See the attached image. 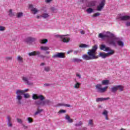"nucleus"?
<instances>
[{
    "instance_id": "8",
    "label": "nucleus",
    "mask_w": 130,
    "mask_h": 130,
    "mask_svg": "<svg viewBox=\"0 0 130 130\" xmlns=\"http://www.w3.org/2000/svg\"><path fill=\"white\" fill-rule=\"evenodd\" d=\"M36 41V39L31 37H29L25 40V42H26V43H31L32 42H34V41Z\"/></svg>"
},
{
    "instance_id": "41",
    "label": "nucleus",
    "mask_w": 130,
    "mask_h": 130,
    "mask_svg": "<svg viewBox=\"0 0 130 130\" xmlns=\"http://www.w3.org/2000/svg\"><path fill=\"white\" fill-rule=\"evenodd\" d=\"M24 98L26 99H28L30 97V94L29 93H24Z\"/></svg>"
},
{
    "instance_id": "31",
    "label": "nucleus",
    "mask_w": 130,
    "mask_h": 130,
    "mask_svg": "<svg viewBox=\"0 0 130 130\" xmlns=\"http://www.w3.org/2000/svg\"><path fill=\"white\" fill-rule=\"evenodd\" d=\"M79 47H81V48H85L87 47H89V45H86L85 44H81L80 46Z\"/></svg>"
},
{
    "instance_id": "12",
    "label": "nucleus",
    "mask_w": 130,
    "mask_h": 130,
    "mask_svg": "<svg viewBox=\"0 0 130 130\" xmlns=\"http://www.w3.org/2000/svg\"><path fill=\"white\" fill-rule=\"evenodd\" d=\"M107 42L110 44V45H113V46L116 47V43H115V41L113 40H110L109 39H107Z\"/></svg>"
},
{
    "instance_id": "55",
    "label": "nucleus",
    "mask_w": 130,
    "mask_h": 130,
    "mask_svg": "<svg viewBox=\"0 0 130 130\" xmlns=\"http://www.w3.org/2000/svg\"><path fill=\"white\" fill-rule=\"evenodd\" d=\"M23 128L24 129H27L28 128V126H26V125H24Z\"/></svg>"
},
{
    "instance_id": "3",
    "label": "nucleus",
    "mask_w": 130,
    "mask_h": 130,
    "mask_svg": "<svg viewBox=\"0 0 130 130\" xmlns=\"http://www.w3.org/2000/svg\"><path fill=\"white\" fill-rule=\"evenodd\" d=\"M29 91V89H26L25 90H20L18 89L16 91V94L17 95L16 96V100L18 101V104H22L21 100L23 99V96H22V95H23L26 93V92H28Z\"/></svg>"
},
{
    "instance_id": "61",
    "label": "nucleus",
    "mask_w": 130,
    "mask_h": 130,
    "mask_svg": "<svg viewBox=\"0 0 130 130\" xmlns=\"http://www.w3.org/2000/svg\"><path fill=\"white\" fill-rule=\"evenodd\" d=\"M44 85H45V86H50L49 84H48V83H45Z\"/></svg>"
},
{
    "instance_id": "28",
    "label": "nucleus",
    "mask_w": 130,
    "mask_h": 130,
    "mask_svg": "<svg viewBox=\"0 0 130 130\" xmlns=\"http://www.w3.org/2000/svg\"><path fill=\"white\" fill-rule=\"evenodd\" d=\"M18 61H19L20 62H23V57H22L21 56L18 55L17 56V58Z\"/></svg>"
},
{
    "instance_id": "13",
    "label": "nucleus",
    "mask_w": 130,
    "mask_h": 130,
    "mask_svg": "<svg viewBox=\"0 0 130 130\" xmlns=\"http://www.w3.org/2000/svg\"><path fill=\"white\" fill-rule=\"evenodd\" d=\"M29 7L30 9H31V12H34L33 14L34 15H35L36 14H37V13L38 12V10H37V9L36 8H34L32 5H29Z\"/></svg>"
},
{
    "instance_id": "58",
    "label": "nucleus",
    "mask_w": 130,
    "mask_h": 130,
    "mask_svg": "<svg viewBox=\"0 0 130 130\" xmlns=\"http://www.w3.org/2000/svg\"><path fill=\"white\" fill-rule=\"evenodd\" d=\"M78 52H79V51H74V54H78Z\"/></svg>"
},
{
    "instance_id": "34",
    "label": "nucleus",
    "mask_w": 130,
    "mask_h": 130,
    "mask_svg": "<svg viewBox=\"0 0 130 130\" xmlns=\"http://www.w3.org/2000/svg\"><path fill=\"white\" fill-rule=\"evenodd\" d=\"M88 125H90V126L93 127V125H94V123H93V120L90 119L89 120Z\"/></svg>"
},
{
    "instance_id": "62",
    "label": "nucleus",
    "mask_w": 130,
    "mask_h": 130,
    "mask_svg": "<svg viewBox=\"0 0 130 130\" xmlns=\"http://www.w3.org/2000/svg\"><path fill=\"white\" fill-rule=\"evenodd\" d=\"M50 53V51H47L46 52V53L47 54H49Z\"/></svg>"
},
{
    "instance_id": "2",
    "label": "nucleus",
    "mask_w": 130,
    "mask_h": 130,
    "mask_svg": "<svg viewBox=\"0 0 130 130\" xmlns=\"http://www.w3.org/2000/svg\"><path fill=\"white\" fill-rule=\"evenodd\" d=\"M97 49H98V46L97 45H95L92 47L91 49L88 50L87 54L89 55L92 59L98 58V56H96V54H97Z\"/></svg>"
},
{
    "instance_id": "47",
    "label": "nucleus",
    "mask_w": 130,
    "mask_h": 130,
    "mask_svg": "<svg viewBox=\"0 0 130 130\" xmlns=\"http://www.w3.org/2000/svg\"><path fill=\"white\" fill-rule=\"evenodd\" d=\"M7 119H8V122H11V121L12 120V118H11L10 116H8Z\"/></svg>"
},
{
    "instance_id": "35",
    "label": "nucleus",
    "mask_w": 130,
    "mask_h": 130,
    "mask_svg": "<svg viewBox=\"0 0 130 130\" xmlns=\"http://www.w3.org/2000/svg\"><path fill=\"white\" fill-rule=\"evenodd\" d=\"M73 61L74 62H80V61H82V60L75 58L73 59Z\"/></svg>"
},
{
    "instance_id": "14",
    "label": "nucleus",
    "mask_w": 130,
    "mask_h": 130,
    "mask_svg": "<svg viewBox=\"0 0 130 130\" xmlns=\"http://www.w3.org/2000/svg\"><path fill=\"white\" fill-rule=\"evenodd\" d=\"M22 81H23V82H24L25 84H27V85H32V83L29 82V80L27 77L23 76L22 77Z\"/></svg>"
},
{
    "instance_id": "36",
    "label": "nucleus",
    "mask_w": 130,
    "mask_h": 130,
    "mask_svg": "<svg viewBox=\"0 0 130 130\" xmlns=\"http://www.w3.org/2000/svg\"><path fill=\"white\" fill-rule=\"evenodd\" d=\"M9 15L10 17H13L14 16V14L13 13V11L12 10V9L9 10Z\"/></svg>"
},
{
    "instance_id": "59",
    "label": "nucleus",
    "mask_w": 130,
    "mask_h": 130,
    "mask_svg": "<svg viewBox=\"0 0 130 130\" xmlns=\"http://www.w3.org/2000/svg\"><path fill=\"white\" fill-rule=\"evenodd\" d=\"M77 77H78L79 78H81V75L77 74H76Z\"/></svg>"
},
{
    "instance_id": "25",
    "label": "nucleus",
    "mask_w": 130,
    "mask_h": 130,
    "mask_svg": "<svg viewBox=\"0 0 130 130\" xmlns=\"http://www.w3.org/2000/svg\"><path fill=\"white\" fill-rule=\"evenodd\" d=\"M117 43L119 46H121V47H123V42L121 41H117Z\"/></svg>"
},
{
    "instance_id": "64",
    "label": "nucleus",
    "mask_w": 130,
    "mask_h": 130,
    "mask_svg": "<svg viewBox=\"0 0 130 130\" xmlns=\"http://www.w3.org/2000/svg\"><path fill=\"white\" fill-rule=\"evenodd\" d=\"M120 130H125V129H124V128H121V129Z\"/></svg>"
},
{
    "instance_id": "7",
    "label": "nucleus",
    "mask_w": 130,
    "mask_h": 130,
    "mask_svg": "<svg viewBox=\"0 0 130 130\" xmlns=\"http://www.w3.org/2000/svg\"><path fill=\"white\" fill-rule=\"evenodd\" d=\"M104 6H105V0H102L101 3L97 7V11L100 12L102 11V9L104 8Z\"/></svg>"
},
{
    "instance_id": "46",
    "label": "nucleus",
    "mask_w": 130,
    "mask_h": 130,
    "mask_svg": "<svg viewBox=\"0 0 130 130\" xmlns=\"http://www.w3.org/2000/svg\"><path fill=\"white\" fill-rule=\"evenodd\" d=\"M17 122H18V123H23V121L21 119L17 118Z\"/></svg>"
},
{
    "instance_id": "40",
    "label": "nucleus",
    "mask_w": 130,
    "mask_h": 130,
    "mask_svg": "<svg viewBox=\"0 0 130 130\" xmlns=\"http://www.w3.org/2000/svg\"><path fill=\"white\" fill-rule=\"evenodd\" d=\"M44 71H45V72H49L50 71V67H46L44 68Z\"/></svg>"
},
{
    "instance_id": "44",
    "label": "nucleus",
    "mask_w": 130,
    "mask_h": 130,
    "mask_svg": "<svg viewBox=\"0 0 130 130\" xmlns=\"http://www.w3.org/2000/svg\"><path fill=\"white\" fill-rule=\"evenodd\" d=\"M83 124V122L82 121H79V123H76L75 124V126H80V125H82Z\"/></svg>"
},
{
    "instance_id": "56",
    "label": "nucleus",
    "mask_w": 130,
    "mask_h": 130,
    "mask_svg": "<svg viewBox=\"0 0 130 130\" xmlns=\"http://www.w3.org/2000/svg\"><path fill=\"white\" fill-rule=\"evenodd\" d=\"M81 34H82V35H84L85 34V31L82 30L80 31Z\"/></svg>"
},
{
    "instance_id": "33",
    "label": "nucleus",
    "mask_w": 130,
    "mask_h": 130,
    "mask_svg": "<svg viewBox=\"0 0 130 130\" xmlns=\"http://www.w3.org/2000/svg\"><path fill=\"white\" fill-rule=\"evenodd\" d=\"M23 15H24L23 12H19L17 14V18H21V17H23Z\"/></svg>"
},
{
    "instance_id": "1",
    "label": "nucleus",
    "mask_w": 130,
    "mask_h": 130,
    "mask_svg": "<svg viewBox=\"0 0 130 130\" xmlns=\"http://www.w3.org/2000/svg\"><path fill=\"white\" fill-rule=\"evenodd\" d=\"M100 49L101 50H104V51H110L108 53L100 52L99 56L102 57V58H106V57L109 56V55H112V54H114V51L113 50L110 49V48L109 47H106L105 45H101Z\"/></svg>"
},
{
    "instance_id": "42",
    "label": "nucleus",
    "mask_w": 130,
    "mask_h": 130,
    "mask_svg": "<svg viewBox=\"0 0 130 130\" xmlns=\"http://www.w3.org/2000/svg\"><path fill=\"white\" fill-rule=\"evenodd\" d=\"M99 16H100V13L96 12L93 15L92 17H99Z\"/></svg>"
},
{
    "instance_id": "24",
    "label": "nucleus",
    "mask_w": 130,
    "mask_h": 130,
    "mask_svg": "<svg viewBox=\"0 0 130 130\" xmlns=\"http://www.w3.org/2000/svg\"><path fill=\"white\" fill-rule=\"evenodd\" d=\"M117 90H118L117 86L111 88V91L113 93H115V92H116V91H117Z\"/></svg>"
},
{
    "instance_id": "16",
    "label": "nucleus",
    "mask_w": 130,
    "mask_h": 130,
    "mask_svg": "<svg viewBox=\"0 0 130 130\" xmlns=\"http://www.w3.org/2000/svg\"><path fill=\"white\" fill-rule=\"evenodd\" d=\"M119 19L121 21H127V20L130 19V16H123L122 17H120Z\"/></svg>"
},
{
    "instance_id": "27",
    "label": "nucleus",
    "mask_w": 130,
    "mask_h": 130,
    "mask_svg": "<svg viewBox=\"0 0 130 130\" xmlns=\"http://www.w3.org/2000/svg\"><path fill=\"white\" fill-rule=\"evenodd\" d=\"M95 3L94 1H91L90 2H89L88 3V7H94V6H95Z\"/></svg>"
},
{
    "instance_id": "51",
    "label": "nucleus",
    "mask_w": 130,
    "mask_h": 130,
    "mask_svg": "<svg viewBox=\"0 0 130 130\" xmlns=\"http://www.w3.org/2000/svg\"><path fill=\"white\" fill-rule=\"evenodd\" d=\"M74 51L73 50H70L67 52L68 54H70V53L73 52Z\"/></svg>"
},
{
    "instance_id": "6",
    "label": "nucleus",
    "mask_w": 130,
    "mask_h": 130,
    "mask_svg": "<svg viewBox=\"0 0 130 130\" xmlns=\"http://www.w3.org/2000/svg\"><path fill=\"white\" fill-rule=\"evenodd\" d=\"M32 99L34 100H37V99H40L41 101H43L44 99H45V98L42 95H37L36 94H34L32 95Z\"/></svg>"
},
{
    "instance_id": "15",
    "label": "nucleus",
    "mask_w": 130,
    "mask_h": 130,
    "mask_svg": "<svg viewBox=\"0 0 130 130\" xmlns=\"http://www.w3.org/2000/svg\"><path fill=\"white\" fill-rule=\"evenodd\" d=\"M82 57L83 59H85V60H91V59H93L89 55L87 54H84L82 55Z\"/></svg>"
},
{
    "instance_id": "37",
    "label": "nucleus",
    "mask_w": 130,
    "mask_h": 130,
    "mask_svg": "<svg viewBox=\"0 0 130 130\" xmlns=\"http://www.w3.org/2000/svg\"><path fill=\"white\" fill-rule=\"evenodd\" d=\"M103 115H105L106 116V115H108V111L106 110H104V112L102 113Z\"/></svg>"
},
{
    "instance_id": "49",
    "label": "nucleus",
    "mask_w": 130,
    "mask_h": 130,
    "mask_svg": "<svg viewBox=\"0 0 130 130\" xmlns=\"http://www.w3.org/2000/svg\"><path fill=\"white\" fill-rule=\"evenodd\" d=\"M7 124H8V126H9L10 127L13 126V124H12V122H8Z\"/></svg>"
},
{
    "instance_id": "43",
    "label": "nucleus",
    "mask_w": 130,
    "mask_h": 130,
    "mask_svg": "<svg viewBox=\"0 0 130 130\" xmlns=\"http://www.w3.org/2000/svg\"><path fill=\"white\" fill-rule=\"evenodd\" d=\"M87 12H88L89 14H91V13H93V9L91 8H89L87 9Z\"/></svg>"
},
{
    "instance_id": "21",
    "label": "nucleus",
    "mask_w": 130,
    "mask_h": 130,
    "mask_svg": "<svg viewBox=\"0 0 130 130\" xmlns=\"http://www.w3.org/2000/svg\"><path fill=\"white\" fill-rule=\"evenodd\" d=\"M40 42L41 44H45L48 42V40L46 39L40 40Z\"/></svg>"
},
{
    "instance_id": "54",
    "label": "nucleus",
    "mask_w": 130,
    "mask_h": 130,
    "mask_svg": "<svg viewBox=\"0 0 130 130\" xmlns=\"http://www.w3.org/2000/svg\"><path fill=\"white\" fill-rule=\"evenodd\" d=\"M50 2H52V0H46V3H47V4L50 3Z\"/></svg>"
},
{
    "instance_id": "63",
    "label": "nucleus",
    "mask_w": 130,
    "mask_h": 130,
    "mask_svg": "<svg viewBox=\"0 0 130 130\" xmlns=\"http://www.w3.org/2000/svg\"><path fill=\"white\" fill-rule=\"evenodd\" d=\"M37 19H39V18H40V16H39L38 15V16H37Z\"/></svg>"
},
{
    "instance_id": "32",
    "label": "nucleus",
    "mask_w": 130,
    "mask_h": 130,
    "mask_svg": "<svg viewBox=\"0 0 130 130\" xmlns=\"http://www.w3.org/2000/svg\"><path fill=\"white\" fill-rule=\"evenodd\" d=\"M80 86H81V83L77 82L74 86V88L75 89H79L80 88Z\"/></svg>"
},
{
    "instance_id": "39",
    "label": "nucleus",
    "mask_w": 130,
    "mask_h": 130,
    "mask_svg": "<svg viewBox=\"0 0 130 130\" xmlns=\"http://www.w3.org/2000/svg\"><path fill=\"white\" fill-rule=\"evenodd\" d=\"M117 87L118 90H120V91H123V87L121 86V85H117Z\"/></svg>"
},
{
    "instance_id": "52",
    "label": "nucleus",
    "mask_w": 130,
    "mask_h": 130,
    "mask_svg": "<svg viewBox=\"0 0 130 130\" xmlns=\"http://www.w3.org/2000/svg\"><path fill=\"white\" fill-rule=\"evenodd\" d=\"M51 11H52V12H54L55 11V8H54V7H51Z\"/></svg>"
},
{
    "instance_id": "57",
    "label": "nucleus",
    "mask_w": 130,
    "mask_h": 130,
    "mask_svg": "<svg viewBox=\"0 0 130 130\" xmlns=\"http://www.w3.org/2000/svg\"><path fill=\"white\" fill-rule=\"evenodd\" d=\"M105 116V119H106V120H108V119H109L108 118V115Z\"/></svg>"
},
{
    "instance_id": "26",
    "label": "nucleus",
    "mask_w": 130,
    "mask_h": 130,
    "mask_svg": "<svg viewBox=\"0 0 130 130\" xmlns=\"http://www.w3.org/2000/svg\"><path fill=\"white\" fill-rule=\"evenodd\" d=\"M102 85H108L109 84V80H104L102 82Z\"/></svg>"
},
{
    "instance_id": "9",
    "label": "nucleus",
    "mask_w": 130,
    "mask_h": 130,
    "mask_svg": "<svg viewBox=\"0 0 130 130\" xmlns=\"http://www.w3.org/2000/svg\"><path fill=\"white\" fill-rule=\"evenodd\" d=\"M41 53L39 51H34L33 52L29 53L28 55L29 56H35L36 55H40Z\"/></svg>"
},
{
    "instance_id": "17",
    "label": "nucleus",
    "mask_w": 130,
    "mask_h": 130,
    "mask_svg": "<svg viewBox=\"0 0 130 130\" xmlns=\"http://www.w3.org/2000/svg\"><path fill=\"white\" fill-rule=\"evenodd\" d=\"M99 38H102V39H103V38H109V36L100 33L99 34Z\"/></svg>"
},
{
    "instance_id": "38",
    "label": "nucleus",
    "mask_w": 130,
    "mask_h": 130,
    "mask_svg": "<svg viewBox=\"0 0 130 130\" xmlns=\"http://www.w3.org/2000/svg\"><path fill=\"white\" fill-rule=\"evenodd\" d=\"M27 120H28V123H32V122H33V119H32V118L31 117H28Z\"/></svg>"
},
{
    "instance_id": "20",
    "label": "nucleus",
    "mask_w": 130,
    "mask_h": 130,
    "mask_svg": "<svg viewBox=\"0 0 130 130\" xmlns=\"http://www.w3.org/2000/svg\"><path fill=\"white\" fill-rule=\"evenodd\" d=\"M57 106H64L65 107H71V105L69 104H64L62 103L57 104Z\"/></svg>"
},
{
    "instance_id": "4",
    "label": "nucleus",
    "mask_w": 130,
    "mask_h": 130,
    "mask_svg": "<svg viewBox=\"0 0 130 130\" xmlns=\"http://www.w3.org/2000/svg\"><path fill=\"white\" fill-rule=\"evenodd\" d=\"M95 89H97L98 92L100 93H104V92L106 91V90L108 89V86H106L102 88V84H96L95 86Z\"/></svg>"
},
{
    "instance_id": "30",
    "label": "nucleus",
    "mask_w": 130,
    "mask_h": 130,
    "mask_svg": "<svg viewBox=\"0 0 130 130\" xmlns=\"http://www.w3.org/2000/svg\"><path fill=\"white\" fill-rule=\"evenodd\" d=\"M36 103L37 105H42V106H43V101L41 100L37 101Z\"/></svg>"
},
{
    "instance_id": "48",
    "label": "nucleus",
    "mask_w": 130,
    "mask_h": 130,
    "mask_svg": "<svg viewBox=\"0 0 130 130\" xmlns=\"http://www.w3.org/2000/svg\"><path fill=\"white\" fill-rule=\"evenodd\" d=\"M59 112L60 113H66V110H60L59 111Z\"/></svg>"
},
{
    "instance_id": "29",
    "label": "nucleus",
    "mask_w": 130,
    "mask_h": 130,
    "mask_svg": "<svg viewBox=\"0 0 130 130\" xmlns=\"http://www.w3.org/2000/svg\"><path fill=\"white\" fill-rule=\"evenodd\" d=\"M49 103H50V101L48 100H46L44 101H43V106H44V105H45V104H49Z\"/></svg>"
},
{
    "instance_id": "45",
    "label": "nucleus",
    "mask_w": 130,
    "mask_h": 130,
    "mask_svg": "<svg viewBox=\"0 0 130 130\" xmlns=\"http://www.w3.org/2000/svg\"><path fill=\"white\" fill-rule=\"evenodd\" d=\"M6 27L5 26H0V31H5Z\"/></svg>"
},
{
    "instance_id": "18",
    "label": "nucleus",
    "mask_w": 130,
    "mask_h": 130,
    "mask_svg": "<svg viewBox=\"0 0 130 130\" xmlns=\"http://www.w3.org/2000/svg\"><path fill=\"white\" fill-rule=\"evenodd\" d=\"M65 118L66 119H67V120H68V122H69L70 123H72V122H73L74 121L73 119H71V117H70L69 115H66L65 116Z\"/></svg>"
},
{
    "instance_id": "50",
    "label": "nucleus",
    "mask_w": 130,
    "mask_h": 130,
    "mask_svg": "<svg viewBox=\"0 0 130 130\" xmlns=\"http://www.w3.org/2000/svg\"><path fill=\"white\" fill-rule=\"evenodd\" d=\"M126 26L127 27H129V26H130V22H127L126 23Z\"/></svg>"
},
{
    "instance_id": "23",
    "label": "nucleus",
    "mask_w": 130,
    "mask_h": 130,
    "mask_svg": "<svg viewBox=\"0 0 130 130\" xmlns=\"http://www.w3.org/2000/svg\"><path fill=\"white\" fill-rule=\"evenodd\" d=\"M41 50H44V51H46L47 50H49V47L47 46H41Z\"/></svg>"
},
{
    "instance_id": "19",
    "label": "nucleus",
    "mask_w": 130,
    "mask_h": 130,
    "mask_svg": "<svg viewBox=\"0 0 130 130\" xmlns=\"http://www.w3.org/2000/svg\"><path fill=\"white\" fill-rule=\"evenodd\" d=\"M41 17L43 19H46L49 17V14L48 13H43Z\"/></svg>"
},
{
    "instance_id": "11",
    "label": "nucleus",
    "mask_w": 130,
    "mask_h": 130,
    "mask_svg": "<svg viewBox=\"0 0 130 130\" xmlns=\"http://www.w3.org/2000/svg\"><path fill=\"white\" fill-rule=\"evenodd\" d=\"M110 98H98L96 99V102H102V101H105V100H109Z\"/></svg>"
},
{
    "instance_id": "60",
    "label": "nucleus",
    "mask_w": 130,
    "mask_h": 130,
    "mask_svg": "<svg viewBox=\"0 0 130 130\" xmlns=\"http://www.w3.org/2000/svg\"><path fill=\"white\" fill-rule=\"evenodd\" d=\"M45 63H44V62H42L40 64V66H45Z\"/></svg>"
},
{
    "instance_id": "22",
    "label": "nucleus",
    "mask_w": 130,
    "mask_h": 130,
    "mask_svg": "<svg viewBox=\"0 0 130 130\" xmlns=\"http://www.w3.org/2000/svg\"><path fill=\"white\" fill-rule=\"evenodd\" d=\"M43 111V109H40L39 108H38L37 109V111L35 113L34 115L36 116L37 114H39V113H41Z\"/></svg>"
},
{
    "instance_id": "10",
    "label": "nucleus",
    "mask_w": 130,
    "mask_h": 130,
    "mask_svg": "<svg viewBox=\"0 0 130 130\" xmlns=\"http://www.w3.org/2000/svg\"><path fill=\"white\" fill-rule=\"evenodd\" d=\"M64 36H68V35L59 36V37L61 38V39H63V42H70L71 39L70 38H63Z\"/></svg>"
},
{
    "instance_id": "5",
    "label": "nucleus",
    "mask_w": 130,
    "mask_h": 130,
    "mask_svg": "<svg viewBox=\"0 0 130 130\" xmlns=\"http://www.w3.org/2000/svg\"><path fill=\"white\" fill-rule=\"evenodd\" d=\"M52 57H53V58H64V57H66V55H64V53L57 52L56 54L53 55Z\"/></svg>"
},
{
    "instance_id": "53",
    "label": "nucleus",
    "mask_w": 130,
    "mask_h": 130,
    "mask_svg": "<svg viewBox=\"0 0 130 130\" xmlns=\"http://www.w3.org/2000/svg\"><path fill=\"white\" fill-rule=\"evenodd\" d=\"M6 59H8V60H11V59H12V57H6Z\"/></svg>"
}]
</instances>
